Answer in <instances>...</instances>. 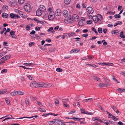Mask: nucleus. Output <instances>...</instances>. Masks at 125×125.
Listing matches in <instances>:
<instances>
[{"instance_id": "f257e3e1", "label": "nucleus", "mask_w": 125, "mask_h": 125, "mask_svg": "<svg viewBox=\"0 0 125 125\" xmlns=\"http://www.w3.org/2000/svg\"><path fill=\"white\" fill-rule=\"evenodd\" d=\"M93 19L94 22L96 23L102 20V17L101 15L97 14L96 16H93Z\"/></svg>"}, {"instance_id": "f03ea898", "label": "nucleus", "mask_w": 125, "mask_h": 125, "mask_svg": "<svg viewBox=\"0 0 125 125\" xmlns=\"http://www.w3.org/2000/svg\"><path fill=\"white\" fill-rule=\"evenodd\" d=\"M85 19L84 17H81L78 22V25L80 26H83L85 22Z\"/></svg>"}, {"instance_id": "7ed1b4c3", "label": "nucleus", "mask_w": 125, "mask_h": 125, "mask_svg": "<svg viewBox=\"0 0 125 125\" xmlns=\"http://www.w3.org/2000/svg\"><path fill=\"white\" fill-rule=\"evenodd\" d=\"M40 83H37L35 82H32L30 84V86L33 87L40 88Z\"/></svg>"}, {"instance_id": "20e7f679", "label": "nucleus", "mask_w": 125, "mask_h": 125, "mask_svg": "<svg viewBox=\"0 0 125 125\" xmlns=\"http://www.w3.org/2000/svg\"><path fill=\"white\" fill-rule=\"evenodd\" d=\"M24 8L25 10L27 12H30L31 11V6L28 4L25 5L24 6Z\"/></svg>"}, {"instance_id": "39448f33", "label": "nucleus", "mask_w": 125, "mask_h": 125, "mask_svg": "<svg viewBox=\"0 0 125 125\" xmlns=\"http://www.w3.org/2000/svg\"><path fill=\"white\" fill-rule=\"evenodd\" d=\"M72 19L73 21H77L79 19V17L77 15L74 14L72 16Z\"/></svg>"}, {"instance_id": "423d86ee", "label": "nucleus", "mask_w": 125, "mask_h": 125, "mask_svg": "<svg viewBox=\"0 0 125 125\" xmlns=\"http://www.w3.org/2000/svg\"><path fill=\"white\" fill-rule=\"evenodd\" d=\"M55 17L54 13L53 12H51L49 13L48 18L49 20H53Z\"/></svg>"}, {"instance_id": "0eeeda50", "label": "nucleus", "mask_w": 125, "mask_h": 125, "mask_svg": "<svg viewBox=\"0 0 125 125\" xmlns=\"http://www.w3.org/2000/svg\"><path fill=\"white\" fill-rule=\"evenodd\" d=\"M87 11L89 14H91L94 12V10L91 7H88L86 9Z\"/></svg>"}, {"instance_id": "6e6552de", "label": "nucleus", "mask_w": 125, "mask_h": 125, "mask_svg": "<svg viewBox=\"0 0 125 125\" xmlns=\"http://www.w3.org/2000/svg\"><path fill=\"white\" fill-rule=\"evenodd\" d=\"M38 9L41 11H42L43 12H44L46 10V8L45 6L42 5H40Z\"/></svg>"}, {"instance_id": "1a4fd4ad", "label": "nucleus", "mask_w": 125, "mask_h": 125, "mask_svg": "<svg viewBox=\"0 0 125 125\" xmlns=\"http://www.w3.org/2000/svg\"><path fill=\"white\" fill-rule=\"evenodd\" d=\"M53 124L55 125H59L61 124V122L58 119L54 120Z\"/></svg>"}, {"instance_id": "9d476101", "label": "nucleus", "mask_w": 125, "mask_h": 125, "mask_svg": "<svg viewBox=\"0 0 125 125\" xmlns=\"http://www.w3.org/2000/svg\"><path fill=\"white\" fill-rule=\"evenodd\" d=\"M40 88L42 87L43 88H46L48 87L47 84L44 83H40Z\"/></svg>"}, {"instance_id": "9b49d317", "label": "nucleus", "mask_w": 125, "mask_h": 125, "mask_svg": "<svg viewBox=\"0 0 125 125\" xmlns=\"http://www.w3.org/2000/svg\"><path fill=\"white\" fill-rule=\"evenodd\" d=\"M56 15L57 16H60L61 14V10L59 9H57L55 11Z\"/></svg>"}, {"instance_id": "f8f14e48", "label": "nucleus", "mask_w": 125, "mask_h": 125, "mask_svg": "<svg viewBox=\"0 0 125 125\" xmlns=\"http://www.w3.org/2000/svg\"><path fill=\"white\" fill-rule=\"evenodd\" d=\"M8 56V55H7L3 57L0 60L2 62L4 63L5 61L8 60V58H7V57Z\"/></svg>"}, {"instance_id": "ddd939ff", "label": "nucleus", "mask_w": 125, "mask_h": 125, "mask_svg": "<svg viewBox=\"0 0 125 125\" xmlns=\"http://www.w3.org/2000/svg\"><path fill=\"white\" fill-rule=\"evenodd\" d=\"M109 86L106 84H104L103 83H100L99 84V86L100 87H106Z\"/></svg>"}, {"instance_id": "4468645a", "label": "nucleus", "mask_w": 125, "mask_h": 125, "mask_svg": "<svg viewBox=\"0 0 125 125\" xmlns=\"http://www.w3.org/2000/svg\"><path fill=\"white\" fill-rule=\"evenodd\" d=\"M63 14L64 17H67L68 15V11L66 10H63Z\"/></svg>"}, {"instance_id": "2eb2a0df", "label": "nucleus", "mask_w": 125, "mask_h": 125, "mask_svg": "<svg viewBox=\"0 0 125 125\" xmlns=\"http://www.w3.org/2000/svg\"><path fill=\"white\" fill-rule=\"evenodd\" d=\"M64 22L66 23H70L72 22V19H71V18L68 19H66L64 20Z\"/></svg>"}, {"instance_id": "dca6fc26", "label": "nucleus", "mask_w": 125, "mask_h": 125, "mask_svg": "<svg viewBox=\"0 0 125 125\" xmlns=\"http://www.w3.org/2000/svg\"><path fill=\"white\" fill-rule=\"evenodd\" d=\"M18 14L23 18H25L27 17V16L25 15L24 13H23L21 11H20Z\"/></svg>"}, {"instance_id": "f3484780", "label": "nucleus", "mask_w": 125, "mask_h": 125, "mask_svg": "<svg viewBox=\"0 0 125 125\" xmlns=\"http://www.w3.org/2000/svg\"><path fill=\"white\" fill-rule=\"evenodd\" d=\"M42 11H41L40 10H39V9H38L37 10L36 12V14L38 16H40L41 15L42 12H43Z\"/></svg>"}, {"instance_id": "a211bd4d", "label": "nucleus", "mask_w": 125, "mask_h": 125, "mask_svg": "<svg viewBox=\"0 0 125 125\" xmlns=\"http://www.w3.org/2000/svg\"><path fill=\"white\" fill-rule=\"evenodd\" d=\"M34 117H35V118H36L37 117V115H35L31 117L24 116L21 117L19 119H22L23 118H33Z\"/></svg>"}, {"instance_id": "6ab92c4d", "label": "nucleus", "mask_w": 125, "mask_h": 125, "mask_svg": "<svg viewBox=\"0 0 125 125\" xmlns=\"http://www.w3.org/2000/svg\"><path fill=\"white\" fill-rule=\"evenodd\" d=\"M53 28L52 27H51L49 29L47 30V31L49 32H50L52 33H54L55 31L53 30L51 31L52 30H53Z\"/></svg>"}, {"instance_id": "aec40b11", "label": "nucleus", "mask_w": 125, "mask_h": 125, "mask_svg": "<svg viewBox=\"0 0 125 125\" xmlns=\"http://www.w3.org/2000/svg\"><path fill=\"white\" fill-rule=\"evenodd\" d=\"M93 99L92 98H90L89 99H85L83 100L82 102L85 101V102H91V101H93Z\"/></svg>"}, {"instance_id": "412c9836", "label": "nucleus", "mask_w": 125, "mask_h": 125, "mask_svg": "<svg viewBox=\"0 0 125 125\" xmlns=\"http://www.w3.org/2000/svg\"><path fill=\"white\" fill-rule=\"evenodd\" d=\"M92 78L96 80L98 82H99L100 81L99 78L97 76H93Z\"/></svg>"}, {"instance_id": "4be33fe9", "label": "nucleus", "mask_w": 125, "mask_h": 125, "mask_svg": "<svg viewBox=\"0 0 125 125\" xmlns=\"http://www.w3.org/2000/svg\"><path fill=\"white\" fill-rule=\"evenodd\" d=\"M17 95H23L24 94V93L22 91H17Z\"/></svg>"}, {"instance_id": "5701e85b", "label": "nucleus", "mask_w": 125, "mask_h": 125, "mask_svg": "<svg viewBox=\"0 0 125 125\" xmlns=\"http://www.w3.org/2000/svg\"><path fill=\"white\" fill-rule=\"evenodd\" d=\"M9 15L6 13H3L2 14V16L3 18H7Z\"/></svg>"}, {"instance_id": "b1692460", "label": "nucleus", "mask_w": 125, "mask_h": 125, "mask_svg": "<svg viewBox=\"0 0 125 125\" xmlns=\"http://www.w3.org/2000/svg\"><path fill=\"white\" fill-rule=\"evenodd\" d=\"M67 35L69 37L73 36L74 35L75 33L73 32H71L67 33Z\"/></svg>"}, {"instance_id": "393cba45", "label": "nucleus", "mask_w": 125, "mask_h": 125, "mask_svg": "<svg viewBox=\"0 0 125 125\" xmlns=\"http://www.w3.org/2000/svg\"><path fill=\"white\" fill-rule=\"evenodd\" d=\"M0 91L1 94H3L7 92V90L6 89H3Z\"/></svg>"}, {"instance_id": "a878e982", "label": "nucleus", "mask_w": 125, "mask_h": 125, "mask_svg": "<svg viewBox=\"0 0 125 125\" xmlns=\"http://www.w3.org/2000/svg\"><path fill=\"white\" fill-rule=\"evenodd\" d=\"M25 102L26 104L27 105H29V99L28 98H26L25 99Z\"/></svg>"}, {"instance_id": "bb28decb", "label": "nucleus", "mask_w": 125, "mask_h": 125, "mask_svg": "<svg viewBox=\"0 0 125 125\" xmlns=\"http://www.w3.org/2000/svg\"><path fill=\"white\" fill-rule=\"evenodd\" d=\"M117 91L120 92H125V89H124L122 88H119L117 90Z\"/></svg>"}, {"instance_id": "cd10ccee", "label": "nucleus", "mask_w": 125, "mask_h": 125, "mask_svg": "<svg viewBox=\"0 0 125 125\" xmlns=\"http://www.w3.org/2000/svg\"><path fill=\"white\" fill-rule=\"evenodd\" d=\"M101 121L104 124L107 125H108L109 124V123L108 122H109V121H108V120L107 121L106 120H104L103 121Z\"/></svg>"}, {"instance_id": "c85d7f7f", "label": "nucleus", "mask_w": 125, "mask_h": 125, "mask_svg": "<svg viewBox=\"0 0 125 125\" xmlns=\"http://www.w3.org/2000/svg\"><path fill=\"white\" fill-rule=\"evenodd\" d=\"M71 0H64V1L65 3L67 5H68L70 3Z\"/></svg>"}, {"instance_id": "c756f323", "label": "nucleus", "mask_w": 125, "mask_h": 125, "mask_svg": "<svg viewBox=\"0 0 125 125\" xmlns=\"http://www.w3.org/2000/svg\"><path fill=\"white\" fill-rule=\"evenodd\" d=\"M123 31H122L120 33V36L123 38H125V36L123 35Z\"/></svg>"}, {"instance_id": "7c9ffc66", "label": "nucleus", "mask_w": 125, "mask_h": 125, "mask_svg": "<svg viewBox=\"0 0 125 125\" xmlns=\"http://www.w3.org/2000/svg\"><path fill=\"white\" fill-rule=\"evenodd\" d=\"M10 94L11 95H17V91L15 92H13Z\"/></svg>"}, {"instance_id": "2f4dec72", "label": "nucleus", "mask_w": 125, "mask_h": 125, "mask_svg": "<svg viewBox=\"0 0 125 125\" xmlns=\"http://www.w3.org/2000/svg\"><path fill=\"white\" fill-rule=\"evenodd\" d=\"M24 1V0H18V2L20 4H23Z\"/></svg>"}, {"instance_id": "473e14b6", "label": "nucleus", "mask_w": 125, "mask_h": 125, "mask_svg": "<svg viewBox=\"0 0 125 125\" xmlns=\"http://www.w3.org/2000/svg\"><path fill=\"white\" fill-rule=\"evenodd\" d=\"M113 31V33H112L114 34H117L119 33V31L117 30H115Z\"/></svg>"}, {"instance_id": "72a5a7b5", "label": "nucleus", "mask_w": 125, "mask_h": 125, "mask_svg": "<svg viewBox=\"0 0 125 125\" xmlns=\"http://www.w3.org/2000/svg\"><path fill=\"white\" fill-rule=\"evenodd\" d=\"M92 29L93 31H94L96 35L98 34V33L96 31L94 27L92 28Z\"/></svg>"}, {"instance_id": "f704fd0d", "label": "nucleus", "mask_w": 125, "mask_h": 125, "mask_svg": "<svg viewBox=\"0 0 125 125\" xmlns=\"http://www.w3.org/2000/svg\"><path fill=\"white\" fill-rule=\"evenodd\" d=\"M24 65H26V66H32L34 65L33 63H24Z\"/></svg>"}, {"instance_id": "c9c22d12", "label": "nucleus", "mask_w": 125, "mask_h": 125, "mask_svg": "<svg viewBox=\"0 0 125 125\" xmlns=\"http://www.w3.org/2000/svg\"><path fill=\"white\" fill-rule=\"evenodd\" d=\"M27 76L28 77V78L30 80H33V78L30 75H27Z\"/></svg>"}, {"instance_id": "e433bc0d", "label": "nucleus", "mask_w": 125, "mask_h": 125, "mask_svg": "<svg viewBox=\"0 0 125 125\" xmlns=\"http://www.w3.org/2000/svg\"><path fill=\"white\" fill-rule=\"evenodd\" d=\"M7 70L6 69H4L2 70L1 71V73H5L7 72Z\"/></svg>"}, {"instance_id": "4c0bfd02", "label": "nucleus", "mask_w": 125, "mask_h": 125, "mask_svg": "<svg viewBox=\"0 0 125 125\" xmlns=\"http://www.w3.org/2000/svg\"><path fill=\"white\" fill-rule=\"evenodd\" d=\"M74 119H76L77 121H81L80 120H82L83 121H84L85 119L84 118H75Z\"/></svg>"}, {"instance_id": "58836bf2", "label": "nucleus", "mask_w": 125, "mask_h": 125, "mask_svg": "<svg viewBox=\"0 0 125 125\" xmlns=\"http://www.w3.org/2000/svg\"><path fill=\"white\" fill-rule=\"evenodd\" d=\"M85 114L90 115H92L93 114V113L87 111H86L85 112Z\"/></svg>"}, {"instance_id": "ea45409f", "label": "nucleus", "mask_w": 125, "mask_h": 125, "mask_svg": "<svg viewBox=\"0 0 125 125\" xmlns=\"http://www.w3.org/2000/svg\"><path fill=\"white\" fill-rule=\"evenodd\" d=\"M54 48H51L49 49V51L51 52H52L54 51Z\"/></svg>"}, {"instance_id": "a19ab883", "label": "nucleus", "mask_w": 125, "mask_h": 125, "mask_svg": "<svg viewBox=\"0 0 125 125\" xmlns=\"http://www.w3.org/2000/svg\"><path fill=\"white\" fill-rule=\"evenodd\" d=\"M39 110L40 111L43 112H45L46 111V110L44 108H39Z\"/></svg>"}, {"instance_id": "79ce46f5", "label": "nucleus", "mask_w": 125, "mask_h": 125, "mask_svg": "<svg viewBox=\"0 0 125 125\" xmlns=\"http://www.w3.org/2000/svg\"><path fill=\"white\" fill-rule=\"evenodd\" d=\"M108 121H109V124H112L114 125H115V122H113L112 121H110L109 120H108Z\"/></svg>"}, {"instance_id": "37998d69", "label": "nucleus", "mask_w": 125, "mask_h": 125, "mask_svg": "<svg viewBox=\"0 0 125 125\" xmlns=\"http://www.w3.org/2000/svg\"><path fill=\"white\" fill-rule=\"evenodd\" d=\"M98 31L100 33H102V28H99L98 29Z\"/></svg>"}, {"instance_id": "c03bdc74", "label": "nucleus", "mask_w": 125, "mask_h": 125, "mask_svg": "<svg viewBox=\"0 0 125 125\" xmlns=\"http://www.w3.org/2000/svg\"><path fill=\"white\" fill-rule=\"evenodd\" d=\"M112 79L113 80L115 81L117 83H119V82H118V81L117 80V79L115 78L114 76H113L112 78Z\"/></svg>"}, {"instance_id": "a18cd8bd", "label": "nucleus", "mask_w": 125, "mask_h": 125, "mask_svg": "<svg viewBox=\"0 0 125 125\" xmlns=\"http://www.w3.org/2000/svg\"><path fill=\"white\" fill-rule=\"evenodd\" d=\"M56 70L57 72H61L62 71V69L58 68L56 69Z\"/></svg>"}, {"instance_id": "49530a36", "label": "nucleus", "mask_w": 125, "mask_h": 125, "mask_svg": "<svg viewBox=\"0 0 125 125\" xmlns=\"http://www.w3.org/2000/svg\"><path fill=\"white\" fill-rule=\"evenodd\" d=\"M103 44L104 45H106L107 44V43L106 42H105L104 40H103L102 41Z\"/></svg>"}, {"instance_id": "de8ad7c7", "label": "nucleus", "mask_w": 125, "mask_h": 125, "mask_svg": "<svg viewBox=\"0 0 125 125\" xmlns=\"http://www.w3.org/2000/svg\"><path fill=\"white\" fill-rule=\"evenodd\" d=\"M37 103L38 104L40 107H42V105L41 102L39 101H37Z\"/></svg>"}, {"instance_id": "09e8293b", "label": "nucleus", "mask_w": 125, "mask_h": 125, "mask_svg": "<svg viewBox=\"0 0 125 125\" xmlns=\"http://www.w3.org/2000/svg\"><path fill=\"white\" fill-rule=\"evenodd\" d=\"M81 111L82 113L85 114L86 111H85L84 109H81Z\"/></svg>"}, {"instance_id": "8fccbe9b", "label": "nucleus", "mask_w": 125, "mask_h": 125, "mask_svg": "<svg viewBox=\"0 0 125 125\" xmlns=\"http://www.w3.org/2000/svg\"><path fill=\"white\" fill-rule=\"evenodd\" d=\"M6 101L7 104H9L10 103V102L8 98H6L5 99Z\"/></svg>"}, {"instance_id": "3c124183", "label": "nucleus", "mask_w": 125, "mask_h": 125, "mask_svg": "<svg viewBox=\"0 0 125 125\" xmlns=\"http://www.w3.org/2000/svg\"><path fill=\"white\" fill-rule=\"evenodd\" d=\"M112 115L110 113H109V114L108 115V117L109 118H112L113 116H114Z\"/></svg>"}, {"instance_id": "603ef678", "label": "nucleus", "mask_w": 125, "mask_h": 125, "mask_svg": "<svg viewBox=\"0 0 125 125\" xmlns=\"http://www.w3.org/2000/svg\"><path fill=\"white\" fill-rule=\"evenodd\" d=\"M10 17L11 18H14V16H15V14H13L12 13H11L10 14Z\"/></svg>"}, {"instance_id": "864d4df0", "label": "nucleus", "mask_w": 125, "mask_h": 125, "mask_svg": "<svg viewBox=\"0 0 125 125\" xmlns=\"http://www.w3.org/2000/svg\"><path fill=\"white\" fill-rule=\"evenodd\" d=\"M98 64H99L101 65H106V63H102V62H99L98 63Z\"/></svg>"}, {"instance_id": "5fc2aeb1", "label": "nucleus", "mask_w": 125, "mask_h": 125, "mask_svg": "<svg viewBox=\"0 0 125 125\" xmlns=\"http://www.w3.org/2000/svg\"><path fill=\"white\" fill-rule=\"evenodd\" d=\"M112 118L113 119V120L115 121H116L118 119V118L115 117L114 116H113Z\"/></svg>"}, {"instance_id": "6e6d98bb", "label": "nucleus", "mask_w": 125, "mask_h": 125, "mask_svg": "<svg viewBox=\"0 0 125 125\" xmlns=\"http://www.w3.org/2000/svg\"><path fill=\"white\" fill-rule=\"evenodd\" d=\"M92 22V20L87 21H86V23L87 24H90Z\"/></svg>"}, {"instance_id": "4d7b16f0", "label": "nucleus", "mask_w": 125, "mask_h": 125, "mask_svg": "<svg viewBox=\"0 0 125 125\" xmlns=\"http://www.w3.org/2000/svg\"><path fill=\"white\" fill-rule=\"evenodd\" d=\"M15 34L14 31H11L10 32V34L11 35H13Z\"/></svg>"}, {"instance_id": "13d9d810", "label": "nucleus", "mask_w": 125, "mask_h": 125, "mask_svg": "<svg viewBox=\"0 0 125 125\" xmlns=\"http://www.w3.org/2000/svg\"><path fill=\"white\" fill-rule=\"evenodd\" d=\"M7 6L6 5H4L3 7V8L4 10L7 9Z\"/></svg>"}, {"instance_id": "bf43d9fd", "label": "nucleus", "mask_w": 125, "mask_h": 125, "mask_svg": "<svg viewBox=\"0 0 125 125\" xmlns=\"http://www.w3.org/2000/svg\"><path fill=\"white\" fill-rule=\"evenodd\" d=\"M6 49V47H4L2 49V50L3 51V53H4V54H6L7 52L6 51H4L5 50V49Z\"/></svg>"}, {"instance_id": "052dcab7", "label": "nucleus", "mask_w": 125, "mask_h": 125, "mask_svg": "<svg viewBox=\"0 0 125 125\" xmlns=\"http://www.w3.org/2000/svg\"><path fill=\"white\" fill-rule=\"evenodd\" d=\"M88 35V34H83L82 35V36L85 37H86Z\"/></svg>"}, {"instance_id": "680f3d73", "label": "nucleus", "mask_w": 125, "mask_h": 125, "mask_svg": "<svg viewBox=\"0 0 125 125\" xmlns=\"http://www.w3.org/2000/svg\"><path fill=\"white\" fill-rule=\"evenodd\" d=\"M75 112V110H72L70 111V112L68 114H72L73 113H74Z\"/></svg>"}, {"instance_id": "e2e57ef3", "label": "nucleus", "mask_w": 125, "mask_h": 125, "mask_svg": "<svg viewBox=\"0 0 125 125\" xmlns=\"http://www.w3.org/2000/svg\"><path fill=\"white\" fill-rule=\"evenodd\" d=\"M19 17V16L18 15L15 14V16L14 17V19H17Z\"/></svg>"}, {"instance_id": "0e129e2a", "label": "nucleus", "mask_w": 125, "mask_h": 125, "mask_svg": "<svg viewBox=\"0 0 125 125\" xmlns=\"http://www.w3.org/2000/svg\"><path fill=\"white\" fill-rule=\"evenodd\" d=\"M40 28H41V27H36L35 28V30L36 31H39L40 30Z\"/></svg>"}, {"instance_id": "69168bd1", "label": "nucleus", "mask_w": 125, "mask_h": 125, "mask_svg": "<svg viewBox=\"0 0 125 125\" xmlns=\"http://www.w3.org/2000/svg\"><path fill=\"white\" fill-rule=\"evenodd\" d=\"M75 52V49H72L70 52V53L71 54L72 53L74 52Z\"/></svg>"}, {"instance_id": "338daca9", "label": "nucleus", "mask_w": 125, "mask_h": 125, "mask_svg": "<svg viewBox=\"0 0 125 125\" xmlns=\"http://www.w3.org/2000/svg\"><path fill=\"white\" fill-rule=\"evenodd\" d=\"M106 65H108L109 66H112L113 65V64L112 63H106Z\"/></svg>"}, {"instance_id": "774afa93", "label": "nucleus", "mask_w": 125, "mask_h": 125, "mask_svg": "<svg viewBox=\"0 0 125 125\" xmlns=\"http://www.w3.org/2000/svg\"><path fill=\"white\" fill-rule=\"evenodd\" d=\"M12 37L13 38H14L16 39L17 38V36L16 35H15V34H13V35H12Z\"/></svg>"}]
</instances>
